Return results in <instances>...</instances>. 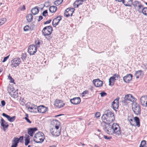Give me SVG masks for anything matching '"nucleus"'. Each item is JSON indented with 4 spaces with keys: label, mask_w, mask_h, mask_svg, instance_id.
<instances>
[{
    "label": "nucleus",
    "mask_w": 147,
    "mask_h": 147,
    "mask_svg": "<svg viewBox=\"0 0 147 147\" xmlns=\"http://www.w3.org/2000/svg\"><path fill=\"white\" fill-rule=\"evenodd\" d=\"M54 105L56 107L60 108L63 107L65 104L62 101L59 100H56L55 102Z\"/></svg>",
    "instance_id": "nucleus-12"
},
{
    "label": "nucleus",
    "mask_w": 147,
    "mask_h": 147,
    "mask_svg": "<svg viewBox=\"0 0 147 147\" xmlns=\"http://www.w3.org/2000/svg\"><path fill=\"white\" fill-rule=\"evenodd\" d=\"M63 1V0H57L55 1L54 3V4L56 5H60Z\"/></svg>",
    "instance_id": "nucleus-36"
},
{
    "label": "nucleus",
    "mask_w": 147,
    "mask_h": 147,
    "mask_svg": "<svg viewBox=\"0 0 147 147\" xmlns=\"http://www.w3.org/2000/svg\"><path fill=\"white\" fill-rule=\"evenodd\" d=\"M9 79L10 80V82L11 83H13L14 81V80H13V79L12 77H11V76H9Z\"/></svg>",
    "instance_id": "nucleus-51"
},
{
    "label": "nucleus",
    "mask_w": 147,
    "mask_h": 147,
    "mask_svg": "<svg viewBox=\"0 0 147 147\" xmlns=\"http://www.w3.org/2000/svg\"><path fill=\"white\" fill-rule=\"evenodd\" d=\"M61 128H51L50 131L53 135L55 136H59L61 133Z\"/></svg>",
    "instance_id": "nucleus-5"
},
{
    "label": "nucleus",
    "mask_w": 147,
    "mask_h": 147,
    "mask_svg": "<svg viewBox=\"0 0 147 147\" xmlns=\"http://www.w3.org/2000/svg\"><path fill=\"white\" fill-rule=\"evenodd\" d=\"M100 113L99 112H97L95 114V117L98 118L100 117Z\"/></svg>",
    "instance_id": "nucleus-46"
},
{
    "label": "nucleus",
    "mask_w": 147,
    "mask_h": 147,
    "mask_svg": "<svg viewBox=\"0 0 147 147\" xmlns=\"http://www.w3.org/2000/svg\"><path fill=\"white\" fill-rule=\"evenodd\" d=\"M93 83L94 85L96 87H100L102 85V82L98 79L93 80Z\"/></svg>",
    "instance_id": "nucleus-10"
},
{
    "label": "nucleus",
    "mask_w": 147,
    "mask_h": 147,
    "mask_svg": "<svg viewBox=\"0 0 147 147\" xmlns=\"http://www.w3.org/2000/svg\"><path fill=\"white\" fill-rule=\"evenodd\" d=\"M6 19L5 18H4L0 20V26L3 24L6 21Z\"/></svg>",
    "instance_id": "nucleus-37"
},
{
    "label": "nucleus",
    "mask_w": 147,
    "mask_h": 147,
    "mask_svg": "<svg viewBox=\"0 0 147 147\" xmlns=\"http://www.w3.org/2000/svg\"><path fill=\"white\" fill-rule=\"evenodd\" d=\"M43 18V17H42V16H40L39 17V18H38V22H39L40 21V20H41Z\"/></svg>",
    "instance_id": "nucleus-56"
},
{
    "label": "nucleus",
    "mask_w": 147,
    "mask_h": 147,
    "mask_svg": "<svg viewBox=\"0 0 147 147\" xmlns=\"http://www.w3.org/2000/svg\"><path fill=\"white\" fill-rule=\"evenodd\" d=\"M97 131H99V132H100V131H101L99 129H98L97 130Z\"/></svg>",
    "instance_id": "nucleus-61"
},
{
    "label": "nucleus",
    "mask_w": 147,
    "mask_h": 147,
    "mask_svg": "<svg viewBox=\"0 0 147 147\" xmlns=\"http://www.w3.org/2000/svg\"><path fill=\"white\" fill-rule=\"evenodd\" d=\"M94 147H99L98 146H97L96 145H95L94 146Z\"/></svg>",
    "instance_id": "nucleus-60"
},
{
    "label": "nucleus",
    "mask_w": 147,
    "mask_h": 147,
    "mask_svg": "<svg viewBox=\"0 0 147 147\" xmlns=\"http://www.w3.org/2000/svg\"><path fill=\"white\" fill-rule=\"evenodd\" d=\"M37 47L33 45H30L28 49V52L30 55H33L36 52Z\"/></svg>",
    "instance_id": "nucleus-6"
},
{
    "label": "nucleus",
    "mask_w": 147,
    "mask_h": 147,
    "mask_svg": "<svg viewBox=\"0 0 147 147\" xmlns=\"http://www.w3.org/2000/svg\"><path fill=\"white\" fill-rule=\"evenodd\" d=\"M114 76L115 77V78H118L119 77V76L117 74H114L113 77Z\"/></svg>",
    "instance_id": "nucleus-57"
},
{
    "label": "nucleus",
    "mask_w": 147,
    "mask_h": 147,
    "mask_svg": "<svg viewBox=\"0 0 147 147\" xmlns=\"http://www.w3.org/2000/svg\"><path fill=\"white\" fill-rule=\"evenodd\" d=\"M12 90H11V91H10L8 90L9 92L11 97L15 98L18 96L17 91L16 90L14 89H13V88H12Z\"/></svg>",
    "instance_id": "nucleus-20"
},
{
    "label": "nucleus",
    "mask_w": 147,
    "mask_h": 147,
    "mask_svg": "<svg viewBox=\"0 0 147 147\" xmlns=\"http://www.w3.org/2000/svg\"><path fill=\"white\" fill-rule=\"evenodd\" d=\"M135 98L132 95L128 94L126 95L124 97V100L127 101L134 102L135 101Z\"/></svg>",
    "instance_id": "nucleus-14"
},
{
    "label": "nucleus",
    "mask_w": 147,
    "mask_h": 147,
    "mask_svg": "<svg viewBox=\"0 0 147 147\" xmlns=\"http://www.w3.org/2000/svg\"><path fill=\"white\" fill-rule=\"evenodd\" d=\"M18 143V140L16 139L12 140V143L11 147H17Z\"/></svg>",
    "instance_id": "nucleus-27"
},
{
    "label": "nucleus",
    "mask_w": 147,
    "mask_h": 147,
    "mask_svg": "<svg viewBox=\"0 0 147 147\" xmlns=\"http://www.w3.org/2000/svg\"><path fill=\"white\" fill-rule=\"evenodd\" d=\"M2 4V3H0V6Z\"/></svg>",
    "instance_id": "nucleus-63"
},
{
    "label": "nucleus",
    "mask_w": 147,
    "mask_h": 147,
    "mask_svg": "<svg viewBox=\"0 0 147 147\" xmlns=\"http://www.w3.org/2000/svg\"><path fill=\"white\" fill-rule=\"evenodd\" d=\"M1 126L3 127V130L5 131V128H7L9 126L7 123L2 118L1 119Z\"/></svg>",
    "instance_id": "nucleus-21"
},
{
    "label": "nucleus",
    "mask_w": 147,
    "mask_h": 147,
    "mask_svg": "<svg viewBox=\"0 0 147 147\" xmlns=\"http://www.w3.org/2000/svg\"><path fill=\"white\" fill-rule=\"evenodd\" d=\"M20 59L19 58H16L11 61V66L12 67H16L18 66L20 63Z\"/></svg>",
    "instance_id": "nucleus-7"
},
{
    "label": "nucleus",
    "mask_w": 147,
    "mask_h": 147,
    "mask_svg": "<svg viewBox=\"0 0 147 147\" xmlns=\"http://www.w3.org/2000/svg\"><path fill=\"white\" fill-rule=\"evenodd\" d=\"M143 74L142 71L141 70H138L136 71L135 74V76H136V78L138 79L142 76Z\"/></svg>",
    "instance_id": "nucleus-25"
},
{
    "label": "nucleus",
    "mask_w": 147,
    "mask_h": 147,
    "mask_svg": "<svg viewBox=\"0 0 147 147\" xmlns=\"http://www.w3.org/2000/svg\"><path fill=\"white\" fill-rule=\"evenodd\" d=\"M47 13L48 12L47 10H45L43 11L42 14L43 16H46L48 15Z\"/></svg>",
    "instance_id": "nucleus-42"
},
{
    "label": "nucleus",
    "mask_w": 147,
    "mask_h": 147,
    "mask_svg": "<svg viewBox=\"0 0 147 147\" xmlns=\"http://www.w3.org/2000/svg\"><path fill=\"white\" fill-rule=\"evenodd\" d=\"M26 57V55L25 54L23 53L22 56V59L24 61L25 60Z\"/></svg>",
    "instance_id": "nucleus-43"
},
{
    "label": "nucleus",
    "mask_w": 147,
    "mask_h": 147,
    "mask_svg": "<svg viewBox=\"0 0 147 147\" xmlns=\"http://www.w3.org/2000/svg\"><path fill=\"white\" fill-rule=\"evenodd\" d=\"M3 70V69L2 68H0V73Z\"/></svg>",
    "instance_id": "nucleus-58"
},
{
    "label": "nucleus",
    "mask_w": 147,
    "mask_h": 147,
    "mask_svg": "<svg viewBox=\"0 0 147 147\" xmlns=\"http://www.w3.org/2000/svg\"><path fill=\"white\" fill-rule=\"evenodd\" d=\"M146 144V141L144 140H142L140 145L139 147H143Z\"/></svg>",
    "instance_id": "nucleus-38"
},
{
    "label": "nucleus",
    "mask_w": 147,
    "mask_h": 147,
    "mask_svg": "<svg viewBox=\"0 0 147 147\" xmlns=\"http://www.w3.org/2000/svg\"><path fill=\"white\" fill-rule=\"evenodd\" d=\"M119 98H117L112 103V106L114 109H117L119 107Z\"/></svg>",
    "instance_id": "nucleus-15"
},
{
    "label": "nucleus",
    "mask_w": 147,
    "mask_h": 147,
    "mask_svg": "<svg viewBox=\"0 0 147 147\" xmlns=\"http://www.w3.org/2000/svg\"><path fill=\"white\" fill-rule=\"evenodd\" d=\"M31 107H32V108H34V109H35V110H37L38 107L37 106L35 105H32Z\"/></svg>",
    "instance_id": "nucleus-49"
},
{
    "label": "nucleus",
    "mask_w": 147,
    "mask_h": 147,
    "mask_svg": "<svg viewBox=\"0 0 147 147\" xmlns=\"http://www.w3.org/2000/svg\"><path fill=\"white\" fill-rule=\"evenodd\" d=\"M57 9V7L55 6H52L50 7L49 10L50 12L52 13L55 12Z\"/></svg>",
    "instance_id": "nucleus-30"
},
{
    "label": "nucleus",
    "mask_w": 147,
    "mask_h": 147,
    "mask_svg": "<svg viewBox=\"0 0 147 147\" xmlns=\"http://www.w3.org/2000/svg\"><path fill=\"white\" fill-rule=\"evenodd\" d=\"M132 4L133 6L135 7H137V9L138 11H139V9L143 7V5L140 2L138 1H136L132 2Z\"/></svg>",
    "instance_id": "nucleus-13"
},
{
    "label": "nucleus",
    "mask_w": 147,
    "mask_h": 147,
    "mask_svg": "<svg viewBox=\"0 0 147 147\" xmlns=\"http://www.w3.org/2000/svg\"><path fill=\"white\" fill-rule=\"evenodd\" d=\"M138 12L142 13L144 15L147 16V7H144L143 5V7L139 9Z\"/></svg>",
    "instance_id": "nucleus-24"
},
{
    "label": "nucleus",
    "mask_w": 147,
    "mask_h": 147,
    "mask_svg": "<svg viewBox=\"0 0 147 147\" xmlns=\"http://www.w3.org/2000/svg\"><path fill=\"white\" fill-rule=\"evenodd\" d=\"M1 104L2 106H5V101L3 100L1 101Z\"/></svg>",
    "instance_id": "nucleus-54"
},
{
    "label": "nucleus",
    "mask_w": 147,
    "mask_h": 147,
    "mask_svg": "<svg viewBox=\"0 0 147 147\" xmlns=\"http://www.w3.org/2000/svg\"><path fill=\"white\" fill-rule=\"evenodd\" d=\"M28 110L31 112H36L37 110L34 109V108H32L31 107H28Z\"/></svg>",
    "instance_id": "nucleus-35"
},
{
    "label": "nucleus",
    "mask_w": 147,
    "mask_h": 147,
    "mask_svg": "<svg viewBox=\"0 0 147 147\" xmlns=\"http://www.w3.org/2000/svg\"><path fill=\"white\" fill-rule=\"evenodd\" d=\"M83 1L81 0H76L74 3V4L76 5V7H77L79 5H82Z\"/></svg>",
    "instance_id": "nucleus-33"
},
{
    "label": "nucleus",
    "mask_w": 147,
    "mask_h": 147,
    "mask_svg": "<svg viewBox=\"0 0 147 147\" xmlns=\"http://www.w3.org/2000/svg\"><path fill=\"white\" fill-rule=\"evenodd\" d=\"M61 16H59L53 19L52 24L54 27H55L58 24L59 21L61 20Z\"/></svg>",
    "instance_id": "nucleus-11"
},
{
    "label": "nucleus",
    "mask_w": 147,
    "mask_h": 147,
    "mask_svg": "<svg viewBox=\"0 0 147 147\" xmlns=\"http://www.w3.org/2000/svg\"><path fill=\"white\" fill-rule=\"evenodd\" d=\"M2 115L4 117H6L7 119L8 120L9 118H10V116L7 115L5 113H3L2 114Z\"/></svg>",
    "instance_id": "nucleus-45"
},
{
    "label": "nucleus",
    "mask_w": 147,
    "mask_h": 147,
    "mask_svg": "<svg viewBox=\"0 0 147 147\" xmlns=\"http://www.w3.org/2000/svg\"><path fill=\"white\" fill-rule=\"evenodd\" d=\"M25 7L24 5H23L22 7H20L18 9V11H22V10H25Z\"/></svg>",
    "instance_id": "nucleus-40"
},
{
    "label": "nucleus",
    "mask_w": 147,
    "mask_h": 147,
    "mask_svg": "<svg viewBox=\"0 0 147 147\" xmlns=\"http://www.w3.org/2000/svg\"><path fill=\"white\" fill-rule=\"evenodd\" d=\"M30 27L28 26H25L24 28V30L25 31H27L29 30Z\"/></svg>",
    "instance_id": "nucleus-44"
},
{
    "label": "nucleus",
    "mask_w": 147,
    "mask_h": 147,
    "mask_svg": "<svg viewBox=\"0 0 147 147\" xmlns=\"http://www.w3.org/2000/svg\"><path fill=\"white\" fill-rule=\"evenodd\" d=\"M39 43H40L39 42H37V45H39Z\"/></svg>",
    "instance_id": "nucleus-62"
},
{
    "label": "nucleus",
    "mask_w": 147,
    "mask_h": 147,
    "mask_svg": "<svg viewBox=\"0 0 147 147\" xmlns=\"http://www.w3.org/2000/svg\"><path fill=\"white\" fill-rule=\"evenodd\" d=\"M26 18L27 21L29 22H31L33 20V16L31 14H28L26 16Z\"/></svg>",
    "instance_id": "nucleus-28"
},
{
    "label": "nucleus",
    "mask_w": 147,
    "mask_h": 147,
    "mask_svg": "<svg viewBox=\"0 0 147 147\" xmlns=\"http://www.w3.org/2000/svg\"><path fill=\"white\" fill-rule=\"evenodd\" d=\"M53 30L52 27L49 26L44 27L42 30V33L44 36H48L52 33Z\"/></svg>",
    "instance_id": "nucleus-3"
},
{
    "label": "nucleus",
    "mask_w": 147,
    "mask_h": 147,
    "mask_svg": "<svg viewBox=\"0 0 147 147\" xmlns=\"http://www.w3.org/2000/svg\"><path fill=\"white\" fill-rule=\"evenodd\" d=\"M44 134L41 132H38L36 133L34 138V140L37 143L42 142L45 139Z\"/></svg>",
    "instance_id": "nucleus-2"
},
{
    "label": "nucleus",
    "mask_w": 147,
    "mask_h": 147,
    "mask_svg": "<svg viewBox=\"0 0 147 147\" xmlns=\"http://www.w3.org/2000/svg\"><path fill=\"white\" fill-rule=\"evenodd\" d=\"M134 121L136 123V125L138 127L140 126L139 119L138 117H136L134 118Z\"/></svg>",
    "instance_id": "nucleus-31"
},
{
    "label": "nucleus",
    "mask_w": 147,
    "mask_h": 147,
    "mask_svg": "<svg viewBox=\"0 0 147 147\" xmlns=\"http://www.w3.org/2000/svg\"><path fill=\"white\" fill-rule=\"evenodd\" d=\"M128 120L130 124L132 126H134L135 123L134 122V119H132L130 117H128Z\"/></svg>",
    "instance_id": "nucleus-34"
},
{
    "label": "nucleus",
    "mask_w": 147,
    "mask_h": 147,
    "mask_svg": "<svg viewBox=\"0 0 147 147\" xmlns=\"http://www.w3.org/2000/svg\"><path fill=\"white\" fill-rule=\"evenodd\" d=\"M132 109L134 113L138 115L140 113V109L139 105L136 102L133 103L132 105Z\"/></svg>",
    "instance_id": "nucleus-4"
},
{
    "label": "nucleus",
    "mask_w": 147,
    "mask_h": 147,
    "mask_svg": "<svg viewBox=\"0 0 147 147\" xmlns=\"http://www.w3.org/2000/svg\"><path fill=\"white\" fill-rule=\"evenodd\" d=\"M122 2L126 6H131L132 3V0H123Z\"/></svg>",
    "instance_id": "nucleus-23"
},
{
    "label": "nucleus",
    "mask_w": 147,
    "mask_h": 147,
    "mask_svg": "<svg viewBox=\"0 0 147 147\" xmlns=\"http://www.w3.org/2000/svg\"><path fill=\"white\" fill-rule=\"evenodd\" d=\"M74 10V8H68L65 11L64 13L65 16L66 17L71 16Z\"/></svg>",
    "instance_id": "nucleus-9"
},
{
    "label": "nucleus",
    "mask_w": 147,
    "mask_h": 147,
    "mask_svg": "<svg viewBox=\"0 0 147 147\" xmlns=\"http://www.w3.org/2000/svg\"><path fill=\"white\" fill-rule=\"evenodd\" d=\"M116 79H115V77H110L109 79V85H113L114 84V82L115 80Z\"/></svg>",
    "instance_id": "nucleus-26"
},
{
    "label": "nucleus",
    "mask_w": 147,
    "mask_h": 147,
    "mask_svg": "<svg viewBox=\"0 0 147 147\" xmlns=\"http://www.w3.org/2000/svg\"><path fill=\"white\" fill-rule=\"evenodd\" d=\"M140 102L142 106L144 107H147V96L144 95L141 97L140 98Z\"/></svg>",
    "instance_id": "nucleus-8"
},
{
    "label": "nucleus",
    "mask_w": 147,
    "mask_h": 147,
    "mask_svg": "<svg viewBox=\"0 0 147 147\" xmlns=\"http://www.w3.org/2000/svg\"><path fill=\"white\" fill-rule=\"evenodd\" d=\"M25 142V144L26 146L30 142L29 136L28 135H26Z\"/></svg>",
    "instance_id": "nucleus-32"
},
{
    "label": "nucleus",
    "mask_w": 147,
    "mask_h": 147,
    "mask_svg": "<svg viewBox=\"0 0 147 147\" xmlns=\"http://www.w3.org/2000/svg\"><path fill=\"white\" fill-rule=\"evenodd\" d=\"M25 119L26 120V121L30 123H31V121L29 120V119L27 117H26L25 118Z\"/></svg>",
    "instance_id": "nucleus-52"
},
{
    "label": "nucleus",
    "mask_w": 147,
    "mask_h": 147,
    "mask_svg": "<svg viewBox=\"0 0 147 147\" xmlns=\"http://www.w3.org/2000/svg\"><path fill=\"white\" fill-rule=\"evenodd\" d=\"M104 138L106 139L110 140L111 138V137H109L107 136L104 135Z\"/></svg>",
    "instance_id": "nucleus-53"
},
{
    "label": "nucleus",
    "mask_w": 147,
    "mask_h": 147,
    "mask_svg": "<svg viewBox=\"0 0 147 147\" xmlns=\"http://www.w3.org/2000/svg\"><path fill=\"white\" fill-rule=\"evenodd\" d=\"M51 124L53 125L52 128H61L59 127L60 123L59 121L57 120H54L51 122Z\"/></svg>",
    "instance_id": "nucleus-19"
},
{
    "label": "nucleus",
    "mask_w": 147,
    "mask_h": 147,
    "mask_svg": "<svg viewBox=\"0 0 147 147\" xmlns=\"http://www.w3.org/2000/svg\"><path fill=\"white\" fill-rule=\"evenodd\" d=\"M101 97H104L107 95V94L104 92H102L100 93Z\"/></svg>",
    "instance_id": "nucleus-47"
},
{
    "label": "nucleus",
    "mask_w": 147,
    "mask_h": 147,
    "mask_svg": "<svg viewBox=\"0 0 147 147\" xmlns=\"http://www.w3.org/2000/svg\"><path fill=\"white\" fill-rule=\"evenodd\" d=\"M71 103L74 105H77L80 103L81 102L80 98L79 97H75L70 100Z\"/></svg>",
    "instance_id": "nucleus-16"
},
{
    "label": "nucleus",
    "mask_w": 147,
    "mask_h": 147,
    "mask_svg": "<svg viewBox=\"0 0 147 147\" xmlns=\"http://www.w3.org/2000/svg\"><path fill=\"white\" fill-rule=\"evenodd\" d=\"M9 55L7 56L6 57H4L3 60L2 61V62H4L5 61H6V60H7V59L9 58Z\"/></svg>",
    "instance_id": "nucleus-48"
},
{
    "label": "nucleus",
    "mask_w": 147,
    "mask_h": 147,
    "mask_svg": "<svg viewBox=\"0 0 147 147\" xmlns=\"http://www.w3.org/2000/svg\"><path fill=\"white\" fill-rule=\"evenodd\" d=\"M51 20H49L47 21H46V22H45L44 23V24H46L49 23L51 22Z\"/></svg>",
    "instance_id": "nucleus-55"
},
{
    "label": "nucleus",
    "mask_w": 147,
    "mask_h": 147,
    "mask_svg": "<svg viewBox=\"0 0 147 147\" xmlns=\"http://www.w3.org/2000/svg\"><path fill=\"white\" fill-rule=\"evenodd\" d=\"M47 108L43 105L39 106L37 107V111L38 112L41 113L45 112L47 111Z\"/></svg>",
    "instance_id": "nucleus-17"
},
{
    "label": "nucleus",
    "mask_w": 147,
    "mask_h": 147,
    "mask_svg": "<svg viewBox=\"0 0 147 147\" xmlns=\"http://www.w3.org/2000/svg\"><path fill=\"white\" fill-rule=\"evenodd\" d=\"M145 3L147 5V3L146 2Z\"/></svg>",
    "instance_id": "nucleus-64"
},
{
    "label": "nucleus",
    "mask_w": 147,
    "mask_h": 147,
    "mask_svg": "<svg viewBox=\"0 0 147 147\" xmlns=\"http://www.w3.org/2000/svg\"><path fill=\"white\" fill-rule=\"evenodd\" d=\"M32 13L34 15L37 14L39 12L38 7H36L34 8H32L31 10Z\"/></svg>",
    "instance_id": "nucleus-29"
},
{
    "label": "nucleus",
    "mask_w": 147,
    "mask_h": 147,
    "mask_svg": "<svg viewBox=\"0 0 147 147\" xmlns=\"http://www.w3.org/2000/svg\"><path fill=\"white\" fill-rule=\"evenodd\" d=\"M37 130V129L36 127L29 128L28 129V134L30 136H32L35 131Z\"/></svg>",
    "instance_id": "nucleus-22"
},
{
    "label": "nucleus",
    "mask_w": 147,
    "mask_h": 147,
    "mask_svg": "<svg viewBox=\"0 0 147 147\" xmlns=\"http://www.w3.org/2000/svg\"><path fill=\"white\" fill-rule=\"evenodd\" d=\"M15 116H14L12 117H10V118H9L8 121L11 122H12L14 121L15 120Z\"/></svg>",
    "instance_id": "nucleus-39"
},
{
    "label": "nucleus",
    "mask_w": 147,
    "mask_h": 147,
    "mask_svg": "<svg viewBox=\"0 0 147 147\" xmlns=\"http://www.w3.org/2000/svg\"><path fill=\"white\" fill-rule=\"evenodd\" d=\"M105 113L101 117L103 121L106 123L103 128L104 130L109 134L119 136L121 131L119 125L116 123H113L112 125L110 124L115 119L113 113L108 110L105 111Z\"/></svg>",
    "instance_id": "nucleus-1"
},
{
    "label": "nucleus",
    "mask_w": 147,
    "mask_h": 147,
    "mask_svg": "<svg viewBox=\"0 0 147 147\" xmlns=\"http://www.w3.org/2000/svg\"><path fill=\"white\" fill-rule=\"evenodd\" d=\"M88 93V91L87 90H85L82 93V96H84L85 94H87Z\"/></svg>",
    "instance_id": "nucleus-50"
},
{
    "label": "nucleus",
    "mask_w": 147,
    "mask_h": 147,
    "mask_svg": "<svg viewBox=\"0 0 147 147\" xmlns=\"http://www.w3.org/2000/svg\"><path fill=\"white\" fill-rule=\"evenodd\" d=\"M132 75L129 74L127 75L126 76L123 77V80L126 83H129L132 79Z\"/></svg>",
    "instance_id": "nucleus-18"
},
{
    "label": "nucleus",
    "mask_w": 147,
    "mask_h": 147,
    "mask_svg": "<svg viewBox=\"0 0 147 147\" xmlns=\"http://www.w3.org/2000/svg\"><path fill=\"white\" fill-rule=\"evenodd\" d=\"M115 0L118 1L119 2H120V1H122L123 0Z\"/></svg>",
    "instance_id": "nucleus-59"
},
{
    "label": "nucleus",
    "mask_w": 147,
    "mask_h": 147,
    "mask_svg": "<svg viewBox=\"0 0 147 147\" xmlns=\"http://www.w3.org/2000/svg\"><path fill=\"white\" fill-rule=\"evenodd\" d=\"M17 139L18 140V143L19 141H20V142H22L21 141H22L23 139V136H21L19 138H13V139Z\"/></svg>",
    "instance_id": "nucleus-41"
}]
</instances>
